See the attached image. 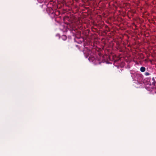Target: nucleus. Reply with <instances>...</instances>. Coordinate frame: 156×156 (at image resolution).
Listing matches in <instances>:
<instances>
[{"mask_svg":"<svg viewBox=\"0 0 156 156\" xmlns=\"http://www.w3.org/2000/svg\"><path fill=\"white\" fill-rule=\"evenodd\" d=\"M152 80L153 81V83L154 82H155V80H154V77H153V78H152Z\"/></svg>","mask_w":156,"mask_h":156,"instance_id":"nucleus-6","label":"nucleus"},{"mask_svg":"<svg viewBox=\"0 0 156 156\" xmlns=\"http://www.w3.org/2000/svg\"><path fill=\"white\" fill-rule=\"evenodd\" d=\"M145 75L146 76H149L150 75V73L148 72H146L145 73Z\"/></svg>","mask_w":156,"mask_h":156,"instance_id":"nucleus-5","label":"nucleus"},{"mask_svg":"<svg viewBox=\"0 0 156 156\" xmlns=\"http://www.w3.org/2000/svg\"><path fill=\"white\" fill-rule=\"evenodd\" d=\"M62 38L64 41L66 40L67 39V37L65 35H63L62 36Z\"/></svg>","mask_w":156,"mask_h":156,"instance_id":"nucleus-4","label":"nucleus"},{"mask_svg":"<svg viewBox=\"0 0 156 156\" xmlns=\"http://www.w3.org/2000/svg\"><path fill=\"white\" fill-rule=\"evenodd\" d=\"M146 69L144 67H141L140 68V71L142 72H144L145 71Z\"/></svg>","mask_w":156,"mask_h":156,"instance_id":"nucleus-3","label":"nucleus"},{"mask_svg":"<svg viewBox=\"0 0 156 156\" xmlns=\"http://www.w3.org/2000/svg\"><path fill=\"white\" fill-rule=\"evenodd\" d=\"M106 27H108V26H106Z\"/></svg>","mask_w":156,"mask_h":156,"instance_id":"nucleus-7","label":"nucleus"},{"mask_svg":"<svg viewBox=\"0 0 156 156\" xmlns=\"http://www.w3.org/2000/svg\"><path fill=\"white\" fill-rule=\"evenodd\" d=\"M88 60L90 62H93L95 59L93 56H90L89 57Z\"/></svg>","mask_w":156,"mask_h":156,"instance_id":"nucleus-2","label":"nucleus"},{"mask_svg":"<svg viewBox=\"0 0 156 156\" xmlns=\"http://www.w3.org/2000/svg\"><path fill=\"white\" fill-rule=\"evenodd\" d=\"M134 77L135 79L137 80L138 81H140L142 80L143 75L140 73H136L134 74Z\"/></svg>","mask_w":156,"mask_h":156,"instance_id":"nucleus-1","label":"nucleus"}]
</instances>
